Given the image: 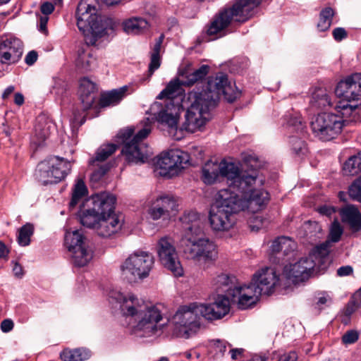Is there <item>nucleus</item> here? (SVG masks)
Here are the masks:
<instances>
[{"mask_svg":"<svg viewBox=\"0 0 361 361\" xmlns=\"http://www.w3.org/2000/svg\"><path fill=\"white\" fill-rule=\"evenodd\" d=\"M221 95L230 103L240 95L235 84L228 81L227 75L222 73L209 77L202 90L197 89L189 92L188 100L190 104L180 130L190 133L201 130L210 120V112L217 106Z\"/></svg>","mask_w":361,"mask_h":361,"instance_id":"f257e3e1","label":"nucleus"},{"mask_svg":"<svg viewBox=\"0 0 361 361\" xmlns=\"http://www.w3.org/2000/svg\"><path fill=\"white\" fill-rule=\"evenodd\" d=\"M111 298L121 304L123 314L131 318L132 330L135 334L151 337L161 330L159 322L163 319L164 305L145 302L133 293L124 295L115 292L111 293Z\"/></svg>","mask_w":361,"mask_h":361,"instance_id":"f03ea898","label":"nucleus"},{"mask_svg":"<svg viewBox=\"0 0 361 361\" xmlns=\"http://www.w3.org/2000/svg\"><path fill=\"white\" fill-rule=\"evenodd\" d=\"M264 182L257 170L241 171L237 180L231 183L232 193L240 211L247 209L255 213L267 206L270 196L262 188Z\"/></svg>","mask_w":361,"mask_h":361,"instance_id":"7ed1b4c3","label":"nucleus"},{"mask_svg":"<svg viewBox=\"0 0 361 361\" xmlns=\"http://www.w3.org/2000/svg\"><path fill=\"white\" fill-rule=\"evenodd\" d=\"M90 0H81L77 7V26L83 34L87 45H94L100 37L109 30H114L119 25V21L106 16L97 15V8L92 5Z\"/></svg>","mask_w":361,"mask_h":361,"instance_id":"20e7f679","label":"nucleus"},{"mask_svg":"<svg viewBox=\"0 0 361 361\" xmlns=\"http://www.w3.org/2000/svg\"><path fill=\"white\" fill-rule=\"evenodd\" d=\"M239 212L232 191L230 189L219 190L209 214L211 228L218 233L230 231L236 223L235 214Z\"/></svg>","mask_w":361,"mask_h":361,"instance_id":"39448f33","label":"nucleus"},{"mask_svg":"<svg viewBox=\"0 0 361 361\" xmlns=\"http://www.w3.org/2000/svg\"><path fill=\"white\" fill-rule=\"evenodd\" d=\"M262 0H234L216 14L207 29L209 35H215L232 22L245 23L252 18Z\"/></svg>","mask_w":361,"mask_h":361,"instance_id":"423d86ee","label":"nucleus"},{"mask_svg":"<svg viewBox=\"0 0 361 361\" xmlns=\"http://www.w3.org/2000/svg\"><path fill=\"white\" fill-rule=\"evenodd\" d=\"M151 123L150 119L147 118L143 128L133 137L132 136L135 129L132 127L122 129L118 132V142L123 145L122 153L126 156L128 163L138 164L147 161L149 152L147 145L142 141L151 132Z\"/></svg>","mask_w":361,"mask_h":361,"instance_id":"0eeeda50","label":"nucleus"},{"mask_svg":"<svg viewBox=\"0 0 361 361\" xmlns=\"http://www.w3.org/2000/svg\"><path fill=\"white\" fill-rule=\"evenodd\" d=\"M180 243L185 257L204 269L213 264L218 258L215 243L208 238L201 237V235H184Z\"/></svg>","mask_w":361,"mask_h":361,"instance_id":"6e6552de","label":"nucleus"},{"mask_svg":"<svg viewBox=\"0 0 361 361\" xmlns=\"http://www.w3.org/2000/svg\"><path fill=\"white\" fill-rule=\"evenodd\" d=\"M95 209L102 212V216L96 227V233L102 238H110L121 231L123 216L115 212L116 197L109 192L96 197Z\"/></svg>","mask_w":361,"mask_h":361,"instance_id":"1a4fd4ad","label":"nucleus"},{"mask_svg":"<svg viewBox=\"0 0 361 361\" xmlns=\"http://www.w3.org/2000/svg\"><path fill=\"white\" fill-rule=\"evenodd\" d=\"M336 105V109L341 115L332 113L317 114L311 121V129L315 137L323 141H330L336 138L342 131L345 116ZM348 116H345L348 118Z\"/></svg>","mask_w":361,"mask_h":361,"instance_id":"9d476101","label":"nucleus"},{"mask_svg":"<svg viewBox=\"0 0 361 361\" xmlns=\"http://www.w3.org/2000/svg\"><path fill=\"white\" fill-rule=\"evenodd\" d=\"M71 161L59 157H54L41 161L36 170V176L42 184H54L63 180L71 171Z\"/></svg>","mask_w":361,"mask_h":361,"instance_id":"9b49d317","label":"nucleus"},{"mask_svg":"<svg viewBox=\"0 0 361 361\" xmlns=\"http://www.w3.org/2000/svg\"><path fill=\"white\" fill-rule=\"evenodd\" d=\"M154 259L148 252L137 250L131 254L123 263V275L130 282L147 278L153 268Z\"/></svg>","mask_w":361,"mask_h":361,"instance_id":"f8f14e48","label":"nucleus"},{"mask_svg":"<svg viewBox=\"0 0 361 361\" xmlns=\"http://www.w3.org/2000/svg\"><path fill=\"white\" fill-rule=\"evenodd\" d=\"M242 170L232 162L208 161L202 169V180L207 185L214 184L221 176L227 180L228 188L232 191L233 182L235 181Z\"/></svg>","mask_w":361,"mask_h":361,"instance_id":"ddd939ff","label":"nucleus"},{"mask_svg":"<svg viewBox=\"0 0 361 361\" xmlns=\"http://www.w3.org/2000/svg\"><path fill=\"white\" fill-rule=\"evenodd\" d=\"M199 307V303L192 302L177 310L174 321L180 336L188 338L200 329L202 315Z\"/></svg>","mask_w":361,"mask_h":361,"instance_id":"4468645a","label":"nucleus"},{"mask_svg":"<svg viewBox=\"0 0 361 361\" xmlns=\"http://www.w3.org/2000/svg\"><path fill=\"white\" fill-rule=\"evenodd\" d=\"M65 244L75 266L84 267L92 259L93 252L81 231H67L65 235Z\"/></svg>","mask_w":361,"mask_h":361,"instance_id":"2eb2a0df","label":"nucleus"},{"mask_svg":"<svg viewBox=\"0 0 361 361\" xmlns=\"http://www.w3.org/2000/svg\"><path fill=\"white\" fill-rule=\"evenodd\" d=\"M188 162V153L176 149L158 156L154 165L160 176L171 178L177 175Z\"/></svg>","mask_w":361,"mask_h":361,"instance_id":"dca6fc26","label":"nucleus"},{"mask_svg":"<svg viewBox=\"0 0 361 361\" xmlns=\"http://www.w3.org/2000/svg\"><path fill=\"white\" fill-rule=\"evenodd\" d=\"M157 252L159 261L165 268L170 270L175 276L183 275V269L171 238H160L157 242Z\"/></svg>","mask_w":361,"mask_h":361,"instance_id":"f3484780","label":"nucleus"},{"mask_svg":"<svg viewBox=\"0 0 361 361\" xmlns=\"http://www.w3.org/2000/svg\"><path fill=\"white\" fill-rule=\"evenodd\" d=\"M336 94L342 98L341 103L356 104L361 97V73H356L341 80L335 90Z\"/></svg>","mask_w":361,"mask_h":361,"instance_id":"a211bd4d","label":"nucleus"},{"mask_svg":"<svg viewBox=\"0 0 361 361\" xmlns=\"http://www.w3.org/2000/svg\"><path fill=\"white\" fill-rule=\"evenodd\" d=\"M177 207L176 200L169 195H159L146 202L147 212L153 220L170 217L175 214Z\"/></svg>","mask_w":361,"mask_h":361,"instance_id":"6ab92c4d","label":"nucleus"},{"mask_svg":"<svg viewBox=\"0 0 361 361\" xmlns=\"http://www.w3.org/2000/svg\"><path fill=\"white\" fill-rule=\"evenodd\" d=\"M279 276L276 270L271 267H264L257 271L252 276L251 284L257 293L260 295H269L273 293L278 285Z\"/></svg>","mask_w":361,"mask_h":361,"instance_id":"aec40b11","label":"nucleus"},{"mask_svg":"<svg viewBox=\"0 0 361 361\" xmlns=\"http://www.w3.org/2000/svg\"><path fill=\"white\" fill-rule=\"evenodd\" d=\"M23 52V42L17 37H7L0 41V63L11 64L17 63Z\"/></svg>","mask_w":361,"mask_h":361,"instance_id":"412c9836","label":"nucleus"},{"mask_svg":"<svg viewBox=\"0 0 361 361\" xmlns=\"http://www.w3.org/2000/svg\"><path fill=\"white\" fill-rule=\"evenodd\" d=\"M315 265L316 262L312 256L305 257L288 267H286L285 271L289 279L298 283L309 279Z\"/></svg>","mask_w":361,"mask_h":361,"instance_id":"4be33fe9","label":"nucleus"},{"mask_svg":"<svg viewBox=\"0 0 361 361\" xmlns=\"http://www.w3.org/2000/svg\"><path fill=\"white\" fill-rule=\"evenodd\" d=\"M200 314L207 320L219 319L230 311V300L224 295H219L212 304L199 303Z\"/></svg>","mask_w":361,"mask_h":361,"instance_id":"5701e85b","label":"nucleus"},{"mask_svg":"<svg viewBox=\"0 0 361 361\" xmlns=\"http://www.w3.org/2000/svg\"><path fill=\"white\" fill-rule=\"evenodd\" d=\"M260 295L251 283L244 286L238 284L231 293V299L237 302L239 309L245 310L255 305Z\"/></svg>","mask_w":361,"mask_h":361,"instance_id":"b1692460","label":"nucleus"},{"mask_svg":"<svg viewBox=\"0 0 361 361\" xmlns=\"http://www.w3.org/2000/svg\"><path fill=\"white\" fill-rule=\"evenodd\" d=\"M117 145L114 144H107L101 146L96 153V157L90 160V165L91 166H98V169L94 170L92 173L91 179L94 180H99L109 169L106 164L99 165V162H102L106 160L109 156L116 152Z\"/></svg>","mask_w":361,"mask_h":361,"instance_id":"393cba45","label":"nucleus"},{"mask_svg":"<svg viewBox=\"0 0 361 361\" xmlns=\"http://www.w3.org/2000/svg\"><path fill=\"white\" fill-rule=\"evenodd\" d=\"M211 284L216 292L226 293L225 296L228 298L238 283L235 276L221 274L213 278Z\"/></svg>","mask_w":361,"mask_h":361,"instance_id":"a878e982","label":"nucleus"},{"mask_svg":"<svg viewBox=\"0 0 361 361\" xmlns=\"http://www.w3.org/2000/svg\"><path fill=\"white\" fill-rule=\"evenodd\" d=\"M79 94L83 109H90L97 97L95 84L88 78H82L80 82Z\"/></svg>","mask_w":361,"mask_h":361,"instance_id":"bb28decb","label":"nucleus"},{"mask_svg":"<svg viewBox=\"0 0 361 361\" xmlns=\"http://www.w3.org/2000/svg\"><path fill=\"white\" fill-rule=\"evenodd\" d=\"M341 220L347 223L353 231H361V214L353 205H347L339 211Z\"/></svg>","mask_w":361,"mask_h":361,"instance_id":"cd10ccee","label":"nucleus"},{"mask_svg":"<svg viewBox=\"0 0 361 361\" xmlns=\"http://www.w3.org/2000/svg\"><path fill=\"white\" fill-rule=\"evenodd\" d=\"M102 195V192L97 193L93 195L91 197V202L92 204V207L88 209H86L82 212L80 216V223L87 228H94L96 231V227L97 226V223L99 221V219L102 216V212L97 209H95L96 205V197H99Z\"/></svg>","mask_w":361,"mask_h":361,"instance_id":"c85d7f7f","label":"nucleus"},{"mask_svg":"<svg viewBox=\"0 0 361 361\" xmlns=\"http://www.w3.org/2000/svg\"><path fill=\"white\" fill-rule=\"evenodd\" d=\"M183 224H185L186 233L185 235H200L202 233V222L200 219V214L197 212H189L185 214L182 219Z\"/></svg>","mask_w":361,"mask_h":361,"instance_id":"c756f323","label":"nucleus"},{"mask_svg":"<svg viewBox=\"0 0 361 361\" xmlns=\"http://www.w3.org/2000/svg\"><path fill=\"white\" fill-rule=\"evenodd\" d=\"M128 90V87L125 85L118 89L102 94L99 99V106L101 107H107L118 104L127 94Z\"/></svg>","mask_w":361,"mask_h":361,"instance_id":"7c9ffc66","label":"nucleus"},{"mask_svg":"<svg viewBox=\"0 0 361 361\" xmlns=\"http://www.w3.org/2000/svg\"><path fill=\"white\" fill-rule=\"evenodd\" d=\"M332 99L326 89L317 87L312 93L310 104L316 109H325L332 106Z\"/></svg>","mask_w":361,"mask_h":361,"instance_id":"2f4dec72","label":"nucleus"},{"mask_svg":"<svg viewBox=\"0 0 361 361\" xmlns=\"http://www.w3.org/2000/svg\"><path fill=\"white\" fill-rule=\"evenodd\" d=\"M123 30L128 34L139 35L147 30L149 24L142 17H133L123 23Z\"/></svg>","mask_w":361,"mask_h":361,"instance_id":"473e14b6","label":"nucleus"},{"mask_svg":"<svg viewBox=\"0 0 361 361\" xmlns=\"http://www.w3.org/2000/svg\"><path fill=\"white\" fill-rule=\"evenodd\" d=\"M91 351L85 348H65L60 353L63 361H85L90 358Z\"/></svg>","mask_w":361,"mask_h":361,"instance_id":"72a5a7b5","label":"nucleus"},{"mask_svg":"<svg viewBox=\"0 0 361 361\" xmlns=\"http://www.w3.org/2000/svg\"><path fill=\"white\" fill-rule=\"evenodd\" d=\"M209 71V66L207 65H202L199 68L191 73L183 71L180 76L184 78L183 84L184 86H192L200 80H202Z\"/></svg>","mask_w":361,"mask_h":361,"instance_id":"f704fd0d","label":"nucleus"},{"mask_svg":"<svg viewBox=\"0 0 361 361\" xmlns=\"http://www.w3.org/2000/svg\"><path fill=\"white\" fill-rule=\"evenodd\" d=\"M295 247V243L291 238L281 236L273 241L271 250L273 253L276 254L281 252L284 255H287L293 252Z\"/></svg>","mask_w":361,"mask_h":361,"instance_id":"c9c22d12","label":"nucleus"},{"mask_svg":"<svg viewBox=\"0 0 361 361\" xmlns=\"http://www.w3.org/2000/svg\"><path fill=\"white\" fill-rule=\"evenodd\" d=\"M164 39V35L161 34L156 40V42L152 49L150 55V63L149 64V75L151 76L154 72L157 70L161 65V47Z\"/></svg>","mask_w":361,"mask_h":361,"instance_id":"e433bc0d","label":"nucleus"},{"mask_svg":"<svg viewBox=\"0 0 361 361\" xmlns=\"http://www.w3.org/2000/svg\"><path fill=\"white\" fill-rule=\"evenodd\" d=\"M182 85H183V80L180 81L178 78L172 80L169 82L166 87L160 92V94L158 96V98L173 99L176 97L177 96L180 95L183 92Z\"/></svg>","mask_w":361,"mask_h":361,"instance_id":"4c0bfd02","label":"nucleus"},{"mask_svg":"<svg viewBox=\"0 0 361 361\" xmlns=\"http://www.w3.org/2000/svg\"><path fill=\"white\" fill-rule=\"evenodd\" d=\"M343 170L348 176H355L361 172V153L349 157L344 163Z\"/></svg>","mask_w":361,"mask_h":361,"instance_id":"58836bf2","label":"nucleus"},{"mask_svg":"<svg viewBox=\"0 0 361 361\" xmlns=\"http://www.w3.org/2000/svg\"><path fill=\"white\" fill-rule=\"evenodd\" d=\"M87 194V188L84 181L82 179H78L73 188L70 207H74Z\"/></svg>","mask_w":361,"mask_h":361,"instance_id":"ea45409f","label":"nucleus"},{"mask_svg":"<svg viewBox=\"0 0 361 361\" xmlns=\"http://www.w3.org/2000/svg\"><path fill=\"white\" fill-rule=\"evenodd\" d=\"M334 15V10L330 7L325 8L320 12L319 20L317 24V28L319 31L324 32L329 30Z\"/></svg>","mask_w":361,"mask_h":361,"instance_id":"a19ab883","label":"nucleus"},{"mask_svg":"<svg viewBox=\"0 0 361 361\" xmlns=\"http://www.w3.org/2000/svg\"><path fill=\"white\" fill-rule=\"evenodd\" d=\"M34 233V226L31 224H26L18 231L17 241L20 246H27L30 243V238Z\"/></svg>","mask_w":361,"mask_h":361,"instance_id":"79ce46f5","label":"nucleus"},{"mask_svg":"<svg viewBox=\"0 0 361 361\" xmlns=\"http://www.w3.org/2000/svg\"><path fill=\"white\" fill-rule=\"evenodd\" d=\"M157 119L161 123L167 125L171 131L174 130H177L178 118L176 115L168 113L167 111L161 109L159 112Z\"/></svg>","mask_w":361,"mask_h":361,"instance_id":"37998d69","label":"nucleus"},{"mask_svg":"<svg viewBox=\"0 0 361 361\" xmlns=\"http://www.w3.org/2000/svg\"><path fill=\"white\" fill-rule=\"evenodd\" d=\"M94 61V59L92 57V54L88 51L82 50L78 53L76 65L78 68L84 71H87L90 68Z\"/></svg>","mask_w":361,"mask_h":361,"instance_id":"c03bdc74","label":"nucleus"},{"mask_svg":"<svg viewBox=\"0 0 361 361\" xmlns=\"http://www.w3.org/2000/svg\"><path fill=\"white\" fill-rule=\"evenodd\" d=\"M361 307V293L357 290L351 297L348 302L345 310V314L348 316L351 315L355 312L359 307Z\"/></svg>","mask_w":361,"mask_h":361,"instance_id":"a18cd8bd","label":"nucleus"},{"mask_svg":"<svg viewBox=\"0 0 361 361\" xmlns=\"http://www.w3.org/2000/svg\"><path fill=\"white\" fill-rule=\"evenodd\" d=\"M342 111V114L345 116H351L353 114H357L361 109V102L356 104H345V102L341 103L338 106Z\"/></svg>","mask_w":361,"mask_h":361,"instance_id":"49530a36","label":"nucleus"},{"mask_svg":"<svg viewBox=\"0 0 361 361\" xmlns=\"http://www.w3.org/2000/svg\"><path fill=\"white\" fill-rule=\"evenodd\" d=\"M348 194L353 200L361 202V176L350 186Z\"/></svg>","mask_w":361,"mask_h":361,"instance_id":"de8ad7c7","label":"nucleus"},{"mask_svg":"<svg viewBox=\"0 0 361 361\" xmlns=\"http://www.w3.org/2000/svg\"><path fill=\"white\" fill-rule=\"evenodd\" d=\"M316 307L321 310L329 306L333 301L332 296L328 292L318 293L317 297Z\"/></svg>","mask_w":361,"mask_h":361,"instance_id":"09e8293b","label":"nucleus"},{"mask_svg":"<svg viewBox=\"0 0 361 361\" xmlns=\"http://www.w3.org/2000/svg\"><path fill=\"white\" fill-rule=\"evenodd\" d=\"M329 244L330 243L326 241V243L317 246L314 251V254L312 256L315 258H319L321 261H323L325 257L329 255L330 251Z\"/></svg>","mask_w":361,"mask_h":361,"instance_id":"8fccbe9b","label":"nucleus"},{"mask_svg":"<svg viewBox=\"0 0 361 361\" xmlns=\"http://www.w3.org/2000/svg\"><path fill=\"white\" fill-rule=\"evenodd\" d=\"M343 228L338 221H334L331 227L329 240L333 243L338 242L343 234Z\"/></svg>","mask_w":361,"mask_h":361,"instance_id":"3c124183","label":"nucleus"},{"mask_svg":"<svg viewBox=\"0 0 361 361\" xmlns=\"http://www.w3.org/2000/svg\"><path fill=\"white\" fill-rule=\"evenodd\" d=\"M359 338V334L357 331L350 330L348 331L342 336V341L345 344H352L355 343Z\"/></svg>","mask_w":361,"mask_h":361,"instance_id":"603ef678","label":"nucleus"},{"mask_svg":"<svg viewBox=\"0 0 361 361\" xmlns=\"http://www.w3.org/2000/svg\"><path fill=\"white\" fill-rule=\"evenodd\" d=\"M49 128L50 125L49 123H45L43 127L40 125H37L35 126V132L39 139L44 140L50 135Z\"/></svg>","mask_w":361,"mask_h":361,"instance_id":"864d4df0","label":"nucleus"},{"mask_svg":"<svg viewBox=\"0 0 361 361\" xmlns=\"http://www.w3.org/2000/svg\"><path fill=\"white\" fill-rule=\"evenodd\" d=\"M333 36L335 40L339 42L347 37V32L343 27H336L333 30Z\"/></svg>","mask_w":361,"mask_h":361,"instance_id":"5fc2aeb1","label":"nucleus"},{"mask_svg":"<svg viewBox=\"0 0 361 361\" xmlns=\"http://www.w3.org/2000/svg\"><path fill=\"white\" fill-rule=\"evenodd\" d=\"M38 58V54L36 51H29L25 58V62L28 66L33 65Z\"/></svg>","mask_w":361,"mask_h":361,"instance_id":"6e6d98bb","label":"nucleus"},{"mask_svg":"<svg viewBox=\"0 0 361 361\" xmlns=\"http://www.w3.org/2000/svg\"><path fill=\"white\" fill-rule=\"evenodd\" d=\"M49 18L47 16H41L38 24V30L42 33L47 35L48 32L47 25Z\"/></svg>","mask_w":361,"mask_h":361,"instance_id":"4d7b16f0","label":"nucleus"},{"mask_svg":"<svg viewBox=\"0 0 361 361\" xmlns=\"http://www.w3.org/2000/svg\"><path fill=\"white\" fill-rule=\"evenodd\" d=\"M54 10V5L50 2H44L41 5L40 11L41 12L45 15L44 16H47L51 14Z\"/></svg>","mask_w":361,"mask_h":361,"instance_id":"13d9d810","label":"nucleus"},{"mask_svg":"<svg viewBox=\"0 0 361 361\" xmlns=\"http://www.w3.org/2000/svg\"><path fill=\"white\" fill-rule=\"evenodd\" d=\"M353 272V267L351 266H343L337 269V274L339 276H347L352 274Z\"/></svg>","mask_w":361,"mask_h":361,"instance_id":"bf43d9fd","label":"nucleus"},{"mask_svg":"<svg viewBox=\"0 0 361 361\" xmlns=\"http://www.w3.org/2000/svg\"><path fill=\"white\" fill-rule=\"evenodd\" d=\"M288 126L295 128L296 130H302L303 128L301 119L296 117L290 118L288 122Z\"/></svg>","mask_w":361,"mask_h":361,"instance_id":"052dcab7","label":"nucleus"},{"mask_svg":"<svg viewBox=\"0 0 361 361\" xmlns=\"http://www.w3.org/2000/svg\"><path fill=\"white\" fill-rule=\"evenodd\" d=\"M297 359V353L294 351H291L287 354L281 355L277 361H296Z\"/></svg>","mask_w":361,"mask_h":361,"instance_id":"680f3d73","label":"nucleus"},{"mask_svg":"<svg viewBox=\"0 0 361 361\" xmlns=\"http://www.w3.org/2000/svg\"><path fill=\"white\" fill-rule=\"evenodd\" d=\"M13 322L11 319H4L1 324V329L3 332H9L13 328Z\"/></svg>","mask_w":361,"mask_h":361,"instance_id":"e2e57ef3","label":"nucleus"},{"mask_svg":"<svg viewBox=\"0 0 361 361\" xmlns=\"http://www.w3.org/2000/svg\"><path fill=\"white\" fill-rule=\"evenodd\" d=\"M13 272L15 276L18 278H21L24 274L23 267L17 262L14 263V266L13 267Z\"/></svg>","mask_w":361,"mask_h":361,"instance_id":"0e129e2a","label":"nucleus"},{"mask_svg":"<svg viewBox=\"0 0 361 361\" xmlns=\"http://www.w3.org/2000/svg\"><path fill=\"white\" fill-rule=\"evenodd\" d=\"M292 141L295 142V144L296 145V146L293 147V149L296 154H299L302 150V145H303V142L297 137H293Z\"/></svg>","mask_w":361,"mask_h":361,"instance_id":"69168bd1","label":"nucleus"},{"mask_svg":"<svg viewBox=\"0 0 361 361\" xmlns=\"http://www.w3.org/2000/svg\"><path fill=\"white\" fill-rule=\"evenodd\" d=\"M14 102L16 104L20 106L24 103V97L20 93H16L14 97Z\"/></svg>","mask_w":361,"mask_h":361,"instance_id":"338daca9","label":"nucleus"},{"mask_svg":"<svg viewBox=\"0 0 361 361\" xmlns=\"http://www.w3.org/2000/svg\"><path fill=\"white\" fill-rule=\"evenodd\" d=\"M319 212L322 214L330 216L333 213V209L326 206L319 208Z\"/></svg>","mask_w":361,"mask_h":361,"instance_id":"774afa93","label":"nucleus"}]
</instances>
